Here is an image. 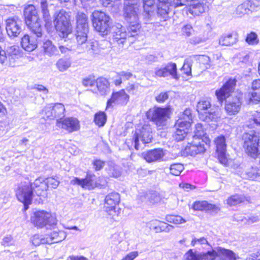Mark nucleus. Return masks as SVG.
I'll return each mask as SVG.
<instances>
[{
	"label": "nucleus",
	"mask_w": 260,
	"mask_h": 260,
	"mask_svg": "<svg viewBox=\"0 0 260 260\" xmlns=\"http://www.w3.org/2000/svg\"><path fill=\"white\" fill-rule=\"evenodd\" d=\"M235 85V80L230 79L215 91V95L220 103L222 104L225 101V110L230 115L237 114L242 104V94L233 92Z\"/></svg>",
	"instance_id": "nucleus-1"
},
{
	"label": "nucleus",
	"mask_w": 260,
	"mask_h": 260,
	"mask_svg": "<svg viewBox=\"0 0 260 260\" xmlns=\"http://www.w3.org/2000/svg\"><path fill=\"white\" fill-rule=\"evenodd\" d=\"M235 253L229 249L218 247L206 252L189 250L184 255V260H236Z\"/></svg>",
	"instance_id": "nucleus-2"
},
{
	"label": "nucleus",
	"mask_w": 260,
	"mask_h": 260,
	"mask_svg": "<svg viewBox=\"0 0 260 260\" xmlns=\"http://www.w3.org/2000/svg\"><path fill=\"white\" fill-rule=\"evenodd\" d=\"M53 24L61 38L68 37L72 32L70 15L63 10L56 11L53 15Z\"/></svg>",
	"instance_id": "nucleus-3"
},
{
	"label": "nucleus",
	"mask_w": 260,
	"mask_h": 260,
	"mask_svg": "<svg viewBox=\"0 0 260 260\" xmlns=\"http://www.w3.org/2000/svg\"><path fill=\"white\" fill-rule=\"evenodd\" d=\"M243 147L246 153L255 158L260 155V134L254 131L245 133L243 135Z\"/></svg>",
	"instance_id": "nucleus-4"
},
{
	"label": "nucleus",
	"mask_w": 260,
	"mask_h": 260,
	"mask_svg": "<svg viewBox=\"0 0 260 260\" xmlns=\"http://www.w3.org/2000/svg\"><path fill=\"white\" fill-rule=\"evenodd\" d=\"M91 20L93 27L102 35H107L110 32L111 19L105 13L94 11L91 15Z\"/></svg>",
	"instance_id": "nucleus-5"
},
{
	"label": "nucleus",
	"mask_w": 260,
	"mask_h": 260,
	"mask_svg": "<svg viewBox=\"0 0 260 260\" xmlns=\"http://www.w3.org/2000/svg\"><path fill=\"white\" fill-rule=\"evenodd\" d=\"M197 110L200 114H205L204 120L216 121L220 118L219 107L212 106L210 99L200 100L197 104Z\"/></svg>",
	"instance_id": "nucleus-6"
},
{
	"label": "nucleus",
	"mask_w": 260,
	"mask_h": 260,
	"mask_svg": "<svg viewBox=\"0 0 260 260\" xmlns=\"http://www.w3.org/2000/svg\"><path fill=\"white\" fill-rule=\"evenodd\" d=\"M170 111L168 108L154 107L146 113L147 118L153 122L157 127L161 129L167 125Z\"/></svg>",
	"instance_id": "nucleus-7"
},
{
	"label": "nucleus",
	"mask_w": 260,
	"mask_h": 260,
	"mask_svg": "<svg viewBox=\"0 0 260 260\" xmlns=\"http://www.w3.org/2000/svg\"><path fill=\"white\" fill-rule=\"evenodd\" d=\"M31 222L36 226L47 228H53L56 225L57 220L50 212L44 210L35 212L31 217Z\"/></svg>",
	"instance_id": "nucleus-8"
},
{
	"label": "nucleus",
	"mask_w": 260,
	"mask_h": 260,
	"mask_svg": "<svg viewBox=\"0 0 260 260\" xmlns=\"http://www.w3.org/2000/svg\"><path fill=\"white\" fill-rule=\"evenodd\" d=\"M140 0H124L123 15L127 22H137L139 18Z\"/></svg>",
	"instance_id": "nucleus-9"
},
{
	"label": "nucleus",
	"mask_w": 260,
	"mask_h": 260,
	"mask_svg": "<svg viewBox=\"0 0 260 260\" xmlns=\"http://www.w3.org/2000/svg\"><path fill=\"white\" fill-rule=\"evenodd\" d=\"M34 187L29 182H25L19 188L20 194L18 200L23 204V211L28 209L29 205L31 204Z\"/></svg>",
	"instance_id": "nucleus-10"
},
{
	"label": "nucleus",
	"mask_w": 260,
	"mask_h": 260,
	"mask_svg": "<svg viewBox=\"0 0 260 260\" xmlns=\"http://www.w3.org/2000/svg\"><path fill=\"white\" fill-rule=\"evenodd\" d=\"M152 138V129L150 125L149 124H144L139 133H136L135 137L133 138L135 149L138 150L140 148L139 144L140 139L143 144H147L151 142Z\"/></svg>",
	"instance_id": "nucleus-11"
},
{
	"label": "nucleus",
	"mask_w": 260,
	"mask_h": 260,
	"mask_svg": "<svg viewBox=\"0 0 260 260\" xmlns=\"http://www.w3.org/2000/svg\"><path fill=\"white\" fill-rule=\"evenodd\" d=\"M155 77H167L171 76L173 79H178L179 76L177 73V66L176 63L169 62L161 67H157L154 69Z\"/></svg>",
	"instance_id": "nucleus-12"
},
{
	"label": "nucleus",
	"mask_w": 260,
	"mask_h": 260,
	"mask_svg": "<svg viewBox=\"0 0 260 260\" xmlns=\"http://www.w3.org/2000/svg\"><path fill=\"white\" fill-rule=\"evenodd\" d=\"M129 100V96L127 94L124 89L116 92H113L111 95V98L108 100L107 103V108L112 107V104L120 105L121 106L126 105Z\"/></svg>",
	"instance_id": "nucleus-13"
},
{
	"label": "nucleus",
	"mask_w": 260,
	"mask_h": 260,
	"mask_svg": "<svg viewBox=\"0 0 260 260\" xmlns=\"http://www.w3.org/2000/svg\"><path fill=\"white\" fill-rule=\"evenodd\" d=\"M214 142L219 162L222 165H226L228 160L226 156V144L224 136H220L218 137L215 140Z\"/></svg>",
	"instance_id": "nucleus-14"
},
{
	"label": "nucleus",
	"mask_w": 260,
	"mask_h": 260,
	"mask_svg": "<svg viewBox=\"0 0 260 260\" xmlns=\"http://www.w3.org/2000/svg\"><path fill=\"white\" fill-rule=\"evenodd\" d=\"M95 178L96 177L94 174L88 172L85 178L79 179L75 177L71 182L73 184L80 185L84 189L91 190L96 186Z\"/></svg>",
	"instance_id": "nucleus-15"
},
{
	"label": "nucleus",
	"mask_w": 260,
	"mask_h": 260,
	"mask_svg": "<svg viewBox=\"0 0 260 260\" xmlns=\"http://www.w3.org/2000/svg\"><path fill=\"white\" fill-rule=\"evenodd\" d=\"M57 125L70 133L78 131L80 129L79 121L77 119L73 117L66 118L63 120L57 119Z\"/></svg>",
	"instance_id": "nucleus-16"
},
{
	"label": "nucleus",
	"mask_w": 260,
	"mask_h": 260,
	"mask_svg": "<svg viewBox=\"0 0 260 260\" xmlns=\"http://www.w3.org/2000/svg\"><path fill=\"white\" fill-rule=\"evenodd\" d=\"M187 6H189V12L194 16L200 15L204 13L208 8L205 0L192 1Z\"/></svg>",
	"instance_id": "nucleus-17"
},
{
	"label": "nucleus",
	"mask_w": 260,
	"mask_h": 260,
	"mask_svg": "<svg viewBox=\"0 0 260 260\" xmlns=\"http://www.w3.org/2000/svg\"><path fill=\"white\" fill-rule=\"evenodd\" d=\"M192 142L188 143L185 148V150L191 156H195L198 154L203 153L206 149L203 141L202 140L193 138Z\"/></svg>",
	"instance_id": "nucleus-18"
},
{
	"label": "nucleus",
	"mask_w": 260,
	"mask_h": 260,
	"mask_svg": "<svg viewBox=\"0 0 260 260\" xmlns=\"http://www.w3.org/2000/svg\"><path fill=\"white\" fill-rule=\"evenodd\" d=\"M43 181L44 183L41 182L40 179H36L34 183V186L36 188L40 187L42 190L43 191L44 190H46L49 187L56 188L59 183V181L57 177H49Z\"/></svg>",
	"instance_id": "nucleus-19"
},
{
	"label": "nucleus",
	"mask_w": 260,
	"mask_h": 260,
	"mask_svg": "<svg viewBox=\"0 0 260 260\" xmlns=\"http://www.w3.org/2000/svg\"><path fill=\"white\" fill-rule=\"evenodd\" d=\"M165 155L162 149H154L142 153V156L147 162H151L161 160Z\"/></svg>",
	"instance_id": "nucleus-20"
},
{
	"label": "nucleus",
	"mask_w": 260,
	"mask_h": 260,
	"mask_svg": "<svg viewBox=\"0 0 260 260\" xmlns=\"http://www.w3.org/2000/svg\"><path fill=\"white\" fill-rule=\"evenodd\" d=\"M147 224L150 229L152 228L156 233L162 232L168 233L174 228L173 226L170 224L157 220H151L148 222Z\"/></svg>",
	"instance_id": "nucleus-21"
},
{
	"label": "nucleus",
	"mask_w": 260,
	"mask_h": 260,
	"mask_svg": "<svg viewBox=\"0 0 260 260\" xmlns=\"http://www.w3.org/2000/svg\"><path fill=\"white\" fill-rule=\"evenodd\" d=\"M78 48L82 49L84 52H87L91 55L96 53L98 50L97 42L91 40H87L82 44L78 45Z\"/></svg>",
	"instance_id": "nucleus-22"
},
{
	"label": "nucleus",
	"mask_w": 260,
	"mask_h": 260,
	"mask_svg": "<svg viewBox=\"0 0 260 260\" xmlns=\"http://www.w3.org/2000/svg\"><path fill=\"white\" fill-rule=\"evenodd\" d=\"M120 202V196L117 192H112L108 194L105 199V207L109 210L115 209V206Z\"/></svg>",
	"instance_id": "nucleus-23"
},
{
	"label": "nucleus",
	"mask_w": 260,
	"mask_h": 260,
	"mask_svg": "<svg viewBox=\"0 0 260 260\" xmlns=\"http://www.w3.org/2000/svg\"><path fill=\"white\" fill-rule=\"evenodd\" d=\"M192 122V115L189 109H186L180 114L179 119L176 121L178 125L183 127H190Z\"/></svg>",
	"instance_id": "nucleus-24"
},
{
	"label": "nucleus",
	"mask_w": 260,
	"mask_h": 260,
	"mask_svg": "<svg viewBox=\"0 0 260 260\" xmlns=\"http://www.w3.org/2000/svg\"><path fill=\"white\" fill-rule=\"evenodd\" d=\"M24 16L25 23L39 20V17L35 7L32 5H29L24 10Z\"/></svg>",
	"instance_id": "nucleus-25"
},
{
	"label": "nucleus",
	"mask_w": 260,
	"mask_h": 260,
	"mask_svg": "<svg viewBox=\"0 0 260 260\" xmlns=\"http://www.w3.org/2000/svg\"><path fill=\"white\" fill-rule=\"evenodd\" d=\"M195 57L194 61L199 63L200 70L199 73H202L203 71L209 68L211 66L210 57L207 55H192Z\"/></svg>",
	"instance_id": "nucleus-26"
},
{
	"label": "nucleus",
	"mask_w": 260,
	"mask_h": 260,
	"mask_svg": "<svg viewBox=\"0 0 260 260\" xmlns=\"http://www.w3.org/2000/svg\"><path fill=\"white\" fill-rule=\"evenodd\" d=\"M98 90L101 95H104L109 92V82L104 77L98 78L95 81Z\"/></svg>",
	"instance_id": "nucleus-27"
},
{
	"label": "nucleus",
	"mask_w": 260,
	"mask_h": 260,
	"mask_svg": "<svg viewBox=\"0 0 260 260\" xmlns=\"http://www.w3.org/2000/svg\"><path fill=\"white\" fill-rule=\"evenodd\" d=\"M237 35L230 33L222 35L219 39V44L221 46H232L237 42Z\"/></svg>",
	"instance_id": "nucleus-28"
},
{
	"label": "nucleus",
	"mask_w": 260,
	"mask_h": 260,
	"mask_svg": "<svg viewBox=\"0 0 260 260\" xmlns=\"http://www.w3.org/2000/svg\"><path fill=\"white\" fill-rule=\"evenodd\" d=\"M242 177L254 180L260 176V169L256 167H250L245 169L241 174Z\"/></svg>",
	"instance_id": "nucleus-29"
},
{
	"label": "nucleus",
	"mask_w": 260,
	"mask_h": 260,
	"mask_svg": "<svg viewBox=\"0 0 260 260\" xmlns=\"http://www.w3.org/2000/svg\"><path fill=\"white\" fill-rule=\"evenodd\" d=\"M29 30L37 37H41L43 34V26L41 23V20L31 21L26 23Z\"/></svg>",
	"instance_id": "nucleus-30"
},
{
	"label": "nucleus",
	"mask_w": 260,
	"mask_h": 260,
	"mask_svg": "<svg viewBox=\"0 0 260 260\" xmlns=\"http://www.w3.org/2000/svg\"><path fill=\"white\" fill-rule=\"evenodd\" d=\"M66 236V233L62 231H53L50 235H47L48 244L60 242L63 240Z\"/></svg>",
	"instance_id": "nucleus-31"
},
{
	"label": "nucleus",
	"mask_w": 260,
	"mask_h": 260,
	"mask_svg": "<svg viewBox=\"0 0 260 260\" xmlns=\"http://www.w3.org/2000/svg\"><path fill=\"white\" fill-rule=\"evenodd\" d=\"M112 37L113 41L117 42L119 45H123L127 39V35L124 29L117 27V30L112 32Z\"/></svg>",
	"instance_id": "nucleus-32"
},
{
	"label": "nucleus",
	"mask_w": 260,
	"mask_h": 260,
	"mask_svg": "<svg viewBox=\"0 0 260 260\" xmlns=\"http://www.w3.org/2000/svg\"><path fill=\"white\" fill-rule=\"evenodd\" d=\"M143 3L144 12L146 19H151L154 12L156 0H142Z\"/></svg>",
	"instance_id": "nucleus-33"
},
{
	"label": "nucleus",
	"mask_w": 260,
	"mask_h": 260,
	"mask_svg": "<svg viewBox=\"0 0 260 260\" xmlns=\"http://www.w3.org/2000/svg\"><path fill=\"white\" fill-rule=\"evenodd\" d=\"M21 47L26 51L30 52L35 50L37 47L36 41L30 40L29 36L24 35L21 41Z\"/></svg>",
	"instance_id": "nucleus-34"
},
{
	"label": "nucleus",
	"mask_w": 260,
	"mask_h": 260,
	"mask_svg": "<svg viewBox=\"0 0 260 260\" xmlns=\"http://www.w3.org/2000/svg\"><path fill=\"white\" fill-rule=\"evenodd\" d=\"M71 64L72 60L70 58L63 57L56 61L55 66L59 72H64L71 67Z\"/></svg>",
	"instance_id": "nucleus-35"
},
{
	"label": "nucleus",
	"mask_w": 260,
	"mask_h": 260,
	"mask_svg": "<svg viewBox=\"0 0 260 260\" xmlns=\"http://www.w3.org/2000/svg\"><path fill=\"white\" fill-rule=\"evenodd\" d=\"M6 29L10 38H14L16 37V20L14 18H9L6 20Z\"/></svg>",
	"instance_id": "nucleus-36"
},
{
	"label": "nucleus",
	"mask_w": 260,
	"mask_h": 260,
	"mask_svg": "<svg viewBox=\"0 0 260 260\" xmlns=\"http://www.w3.org/2000/svg\"><path fill=\"white\" fill-rule=\"evenodd\" d=\"M182 125H179L176 122L175 127L176 131L174 133V138L177 141H181L184 140L187 135L188 128L190 127H183Z\"/></svg>",
	"instance_id": "nucleus-37"
},
{
	"label": "nucleus",
	"mask_w": 260,
	"mask_h": 260,
	"mask_svg": "<svg viewBox=\"0 0 260 260\" xmlns=\"http://www.w3.org/2000/svg\"><path fill=\"white\" fill-rule=\"evenodd\" d=\"M133 74L128 71H121L116 73L114 77V83L116 86H120L122 81L129 80L133 77Z\"/></svg>",
	"instance_id": "nucleus-38"
},
{
	"label": "nucleus",
	"mask_w": 260,
	"mask_h": 260,
	"mask_svg": "<svg viewBox=\"0 0 260 260\" xmlns=\"http://www.w3.org/2000/svg\"><path fill=\"white\" fill-rule=\"evenodd\" d=\"M250 198L243 194H235L229 198L226 201L227 204L230 206H235L245 201L249 202Z\"/></svg>",
	"instance_id": "nucleus-39"
},
{
	"label": "nucleus",
	"mask_w": 260,
	"mask_h": 260,
	"mask_svg": "<svg viewBox=\"0 0 260 260\" xmlns=\"http://www.w3.org/2000/svg\"><path fill=\"white\" fill-rule=\"evenodd\" d=\"M53 119L59 118L61 119L64 116L65 108L61 103L51 104Z\"/></svg>",
	"instance_id": "nucleus-40"
},
{
	"label": "nucleus",
	"mask_w": 260,
	"mask_h": 260,
	"mask_svg": "<svg viewBox=\"0 0 260 260\" xmlns=\"http://www.w3.org/2000/svg\"><path fill=\"white\" fill-rule=\"evenodd\" d=\"M40 3V8L43 15V17L46 24L50 25L51 24V16L48 9V0H38Z\"/></svg>",
	"instance_id": "nucleus-41"
},
{
	"label": "nucleus",
	"mask_w": 260,
	"mask_h": 260,
	"mask_svg": "<svg viewBox=\"0 0 260 260\" xmlns=\"http://www.w3.org/2000/svg\"><path fill=\"white\" fill-rule=\"evenodd\" d=\"M252 4L250 1L244 2L242 4L239 5L236 10V14L239 17L248 13L249 10L253 9L252 6Z\"/></svg>",
	"instance_id": "nucleus-42"
},
{
	"label": "nucleus",
	"mask_w": 260,
	"mask_h": 260,
	"mask_svg": "<svg viewBox=\"0 0 260 260\" xmlns=\"http://www.w3.org/2000/svg\"><path fill=\"white\" fill-rule=\"evenodd\" d=\"M106 170L110 177L117 178L121 176V168L113 162H109Z\"/></svg>",
	"instance_id": "nucleus-43"
},
{
	"label": "nucleus",
	"mask_w": 260,
	"mask_h": 260,
	"mask_svg": "<svg viewBox=\"0 0 260 260\" xmlns=\"http://www.w3.org/2000/svg\"><path fill=\"white\" fill-rule=\"evenodd\" d=\"M89 32V28L76 27V38L77 45L82 44L87 40V34Z\"/></svg>",
	"instance_id": "nucleus-44"
},
{
	"label": "nucleus",
	"mask_w": 260,
	"mask_h": 260,
	"mask_svg": "<svg viewBox=\"0 0 260 260\" xmlns=\"http://www.w3.org/2000/svg\"><path fill=\"white\" fill-rule=\"evenodd\" d=\"M76 27L89 28L88 17L87 15L81 12H78L76 16Z\"/></svg>",
	"instance_id": "nucleus-45"
},
{
	"label": "nucleus",
	"mask_w": 260,
	"mask_h": 260,
	"mask_svg": "<svg viewBox=\"0 0 260 260\" xmlns=\"http://www.w3.org/2000/svg\"><path fill=\"white\" fill-rule=\"evenodd\" d=\"M129 24L127 27L126 32L127 38L135 37L138 35L141 27L139 23V19L137 22H128Z\"/></svg>",
	"instance_id": "nucleus-46"
},
{
	"label": "nucleus",
	"mask_w": 260,
	"mask_h": 260,
	"mask_svg": "<svg viewBox=\"0 0 260 260\" xmlns=\"http://www.w3.org/2000/svg\"><path fill=\"white\" fill-rule=\"evenodd\" d=\"M192 208L194 210L208 211L214 210L215 206L209 204L207 201L196 202Z\"/></svg>",
	"instance_id": "nucleus-47"
},
{
	"label": "nucleus",
	"mask_w": 260,
	"mask_h": 260,
	"mask_svg": "<svg viewBox=\"0 0 260 260\" xmlns=\"http://www.w3.org/2000/svg\"><path fill=\"white\" fill-rule=\"evenodd\" d=\"M43 47L45 53L48 56H51L57 54L58 50L57 48L50 41L47 40L44 42Z\"/></svg>",
	"instance_id": "nucleus-48"
},
{
	"label": "nucleus",
	"mask_w": 260,
	"mask_h": 260,
	"mask_svg": "<svg viewBox=\"0 0 260 260\" xmlns=\"http://www.w3.org/2000/svg\"><path fill=\"white\" fill-rule=\"evenodd\" d=\"M245 99L248 104H257L260 101V92L249 91L246 93Z\"/></svg>",
	"instance_id": "nucleus-49"
},
{
	"label": "nucleus",
	"mask_w": 260,
	"mask_h": 260,
	"mask_svg": "<svg viewBox=\"0 0 260 260\" xmlns=\"http://www.w3.org/2000/svg\"><path fill=\"white\" fill-rule=\"evenodd\" d=\"M195 57H192L191 56L185 59L183 67L181 70L184 72L187 76H189L191 73V66L194 62Z\"/></svg>",
	"instance_id": "nucleus-50"
},
{
	"label": "nucleus",
	"mask_w": 260,
	"mask_h": 260,
	"mask_svg": "<svg viewBox=\"0 0 260 260\" xmlns=\"http://www.w3.org/2000/svg\"><path fill=\"white\" fill-rule=\"evenodd\" d=\"M170 6H157V15L160 20L165 21L169 17Z\"/></svg>",
	"instance_id": "nucleus-51"
},
{
	"label": "nucleus",
	"mask_w": 260,
	"mask_h": 260,
	"mask_svg": "<svg viewBox=\"0 0 260 260\" xmlns=\"http://www.w3.org/2000/svg\"><path fill=\"white\" fill-rule=\"evenodd\" d=\"M191 244L192 246H194L196 244L205 245L204 248H207L208 251L213 249L207 239L205 237H201L200 238H193L191 241Z\"/></svg>",
	"instance_id": "nucleus-52"
},
{
	"label": "nucleus",
	"mask_w": 260,
	"mask_h": 260,
	"mask_svg": "<svg viewBox=\"0 0 260 260\" xmlns=\"http://www.w3.org/2000/svg\"><path fill=\"white\" fill-rule=\"evenodd\" d=\"M15 46L9 47L7 49L8 57L9 60L10 65L15 67L16 65V51Z\"/></svg>",
	"instance_id": "nucleus-53"
},
{
	"label": "nucleus",
	"mask_w": 260,
	"mask_h": 260,
	"mask_svg": "<svg viewBox=\"0 0 260 260\" xmlns=\"http://www.w3.org/2000/svg\"><path fill=\"white\" fill-rule=\"evenodd\" d=\"M184 169L183 165L180 163L173 164L169 168L170 173L174 176H179Z\"/></svg>",
	"instance_id": "nucleus-54"
},
{
	"label": "nucleus",
	"mask_w": 260,
	"mask_h": 260,
	"mask_svg": "<svg viewBox=\"0 0 260 260\" xmlns=\"http://www.w3.org/2000/svg\"><path fill=\"white\" fill-rule=\"evenodd\" d=\"M31 241L32 244L35 246H39L40 244H48L47 235H35L32 238Z\"/></svg>",
	"instance_id": "nucleus-55"
},
{
	"label": "nucleus",
	"mask_w": 260,
	"mask_h": 260,
	"mask_svg": "<svg viewBox=\"0 0 260 260\" xmlns=\"http://www.w3.org/2000/svg\"><path fill=\"white\" fill-rule=\"evenodd\" d=\"M106 115L103 112H99L95 114L94 121L100 126H103L106 121Z\"/></svg>",
	"instance_id": "nucleus-56"
},
{
	"label": "nucleus",
	"mask_w": 260,
	"mask_h": 260,
	"mask_svg": "<svg viewBox=\"0 0 260 260\" xmlns=\"http://www.w3.org/2000/svg\"><path fill=\"white\" fill-rule=\"evenodd\" d=\"M166 220L169 222L174 224H180L186 222V220L183 217L179 215H167L166 217Z\"/></svg>",
	"instance_id": "nucleus-57"
},
{
	"label": "nucleus",
	"mask_w": 260,
	"mask_h": 260,
	"mask_svg": "<svg viewBox=\"0 0 260 260\" xmlns=\"http://www.w3.org/2000/svg\"><path fill=\"white\" fill-rule=\"evenodd\" d=\"M194 135L193 138L202 139V138L205 135V131L203 127V125L201 123H198L196 124L195 129L194 131Z\"/></svg>",
	"instance_id": "nucleus-58"
},
{
	"label": "nucleus",
	"mask_w": 260,
	"mask_h": 260,
	"mask_svg": "<svg viewBox=\"0 0 260 260\" xmlns=\"http://www.w3.org/2000/svg\"><path fill=\"white\" fill-rule=\"evenodd\" d=\"M246 41L250 45L257 44L258 42L257 35L254 32H251L247 36Z\"/></svg>",
	"instance_id": "nucleus-59"
},
{
	"label": "nucleus",
	"mask_w": 260,
	"mask_h": 260,
	"mask_svg": "<svg viewBox=\"0 0 260 260\" xmlns=\"http://www.w3.org/2000/svg\"><path fill=\"white\" fill-rule=\"evenodd\" d=\"M139 87V84L138 83L132 84L129 83L126 87V90L131 94H136L138 91Z\"/></svg>",
	"instance_id": "nucleus-60"
},
{
	"label": "nucleus",
	"mask_w": 260,
	"mask_h": 260,
	"mask_svg": "<svg viewBox=\"0 0 260 260\" xmlns=\"http://www.w3.org/2000/svg\"><path fill=\"white\" fill-rule=\"evenodd\" d=\"M51 109V105L49 104L44 108L42 113L43 114H44L47 118L53 119V116Z\"/></svg>",
	"instance_id": "nucleus-61"
},
{
	"label": "nucleus",
	"mask_w": 260,
	"mask_h": 260,
	"mask_svg": "<svg viewBox=\"0 0 260 260\" xmlns=\"http://www.w3.org/2000/svg\"><path fill=\"white\" fill-rule=\"evenodd\" d=\"M183 34L189 37L192 35L194 32L193 28L190 24H186L182 28Z\"/></svg>",
	"instance_id": "nucleus-62"
},
{
	"label": "nucleus",
	"mask_w": 260,
	"mask_h": 260,
	"mask_svg": "<svg viewBox=\"0 0 260 260\" xmlns=\"http://www.w3.org/2000/svg\"><path fill=\"white\" fill-rule=\"evenodd\" d=\"M82 84L85 87H92L94 85L95 80L91 77H86L83 79Z\"/></svg>",
	"instance_id": "nucleus-63"
},
{
	"label": "nucleus",
	"mask_w": 260,
	"mask_h": 260,
	"mask_svg": "<svg viewBox=\"0 0 260 260\" xmlns=\"http://www.w3.org/2000/svg\"><path fill=\"white\" fill-rule=\"evenodd\" d=\"M252 121L253 122L251 124L252 127L260 126V112H257L253 115Z\"/></svg>",
	"instance_id": "nucleus-64"
}]
</instances>
